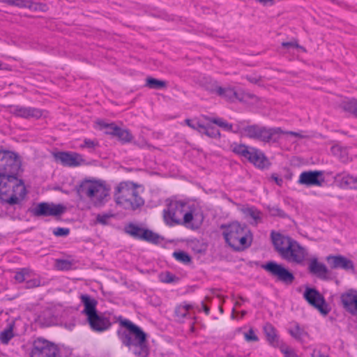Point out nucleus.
Listing matches in <instances>:
<instances>
[{"mask_svg": "<svg viewBox=\"0 0 357 357\" xmlns=\"http://www.w3.org/2000/svg\"><path fill=\"white\" fill-rule=\"evenodd\" d=\"M55 160L64 166L79 167L88 166L89 162L80 154L77 153L59 152L54 154Z\"/></svg>", "mask_w": 357, "mask_h": 357, "instance_id": "obj_16", "label": "nucleus"}, {"mask_svg": "<svg viewBox=\"0 0 357 357\" xmlns=\"http://www.w3.org/2000/svg\"><path fill=\"white\" fill-rule=\"evenodd\" d=\"M309 269L310 272L321 278H325L327 275L326 266L315 259L310 261Z\"/></svg>", "mask_w": 357, "mask_h": 357, "instance_id": "obj_32", "label": "nucleus"}, {"mask_svg": "<svg viewBox=\"0 0 357 357\" xmlns=\"http://www.w3.org/2000/svg\"><path fill=\"white\" fill-rule=\"evenodd\" d=\"M144 82V86L151 90H165L168 86L167 82L153 77H147Z\"/></svg>", "mask_w": 357, "mask_h": 357, "instance_id": "obj_28", "label": "nucleus"}, {"mask_svg": "<svg viewBox=\"0 0 357 357\" xmlns=\"http://www.w3.org/2000/svg\"><path fill=\"white\" fill-rule=\"evenodd\" d=\"M281 45L286 50H289L290 49H296L300 52L305 53L307 52L306 49L304 47L298 44V41L296 40H291L290 41L282 42Z\"/></svg>", "mask_w": 357, "mask_h": 357, "instance_id": "obj_35", "label": "nucleus"}, {"mask_svg": "<svg viewBox=\"0 0 357 357\" xmlns=\"http://www.w3.org/2000/svg\"><path fill=\"white\" fill-rule=\"evenodd\" d=\"M264 332L266 335H271L273 333H275L276 331L272 325L266 324L264 326Z\"/></svg>", "mask_w": 357, "mask_h": 357, "instance_id": "obj_52", "label": "nucleus"}, {"mask_svg": "<svg viewBox=\"0 0 357 357\" xmlns=\"http://www.w3.org/2000/svg\"><path fill=\"white\" fill-rule=\"evenodd\" d=\"M20 166V160L15 153L0 150V174L17 172Z\"/></svg>", "mask_w": 357, "mask_h": 357, "instance_id": "obj_15", "label": "nucleus"}, {"mask_svg": "<svg viewBox=\"0 0 357 357\" xmlns=\"http://www.w3.org/2000/svg\"><path fill=\"white\" fill-rule=\"evenodd\" d=\"M272 179L278 185H281L282 183V179L281 178H279L278 176L275 175L272 176Z\"/></svg>", "mask_w": 357, "mask_h": 357, "instance_id": "obj_59", "label": "nucleus"}, {"mask_svg": "<svg viewBox=\"0 0 357 357\" xmlns=\"http://www.w3.org/2000/svg\"><path fill=\"white\" fill-rule=\"evenodd\" d=\"M278 0H256V1L262 6L271 7L275 4Z\"/></svg>", "mask_w": 357, "mask_h": 357, "instance_id": "obj_49", "label": "nucleus"}, {"mask_svg": "<svg viewBox=\"0 0 357 357\" xmlns=\"http://www.w3.org/2000/svg\"><path fill=\"white\" fill-rule=\"evenodd\" d=\"M162 217L165 222L170 226L181 224L187 204L183 201L169 198L165 200Z\"/></svg>", "mask_w": 357, "mask_h": 357, "instance_id": "obj_9", "label": "nucleus"}, {"mask_svg": "<svg viewBox=\"0 0 357 357\" xmlns=\"http://www.w3.org/2000/svg\"><path fill=\"white\" fill-rule=\"evenodd\" d=\"M272 241L281 257L290 263L301 264L307 257V250L289 236L274 234Z\"/></svg>", "mask_w": 357, "mask_h": 357, "instance_id": "obj_3", "label": "nucleus"}, {"mask_svg": "<svg viewBox=\"0 0 357 357\" xmlns=\"http://www.w3.org/2000/svg\"><path fill=\"white\" fill-rule=\"evenodd\" d=\"M337 151L340 152V160L342 162H347L349 160V155L347 149L345 148L339 147Z\"/></svg>", "mask_w": 357, "mask_h": 357, "instance_id": "obj_45", "label": "nucleus"}, {"mask_svg": "<svg viewBox=\"0 0 357 357\" xmlns=\"http://www.w3.org/2000/svg\"><path fill=\"white\" fill-rule=\"evenodd\" d=\"M40 321L43 324H45L47 326L48 325H50L52 324V321H46L45 320V315L44 314L43 316H41L40 317Z\"/></svg>", "mask_w": 357, "mask_h": 357, "instance_id": "obj_61", "label": "nucleus"}, {"mask_svg": "<svg viewBox=\"0 0 357 357\" xmlns=\"http://www.w3.org/2000/svg\"><path fill=\"white\" fill-rule=\"evenodd\" d=\"M246 79L252 84L259 86H264V79L258 74H249L246 76Z\"/></svg>", "mask_w": 357, "mask_h": 357, "instance_id": "obj_38", "label": "nucleus"}, {"mask_svg": "<svg viewBox=\"0 0 357 357\" xmlns=\"http://www.w3.org/2000/svg\"><path fill=\"white\" fill-rule=\"evenodd\" d=\"M55 266L58 270H68L71 268L72 263L64 259H56Z\"/></svg>", "mask_w": 357, "mask_h": 357, "instance_id": "obj_41", "label": "nucleus"}, {"mask_svg": "<svg viewBox=\"0 0 357 357\" xmlns=\"http://www.w3.org/2000/svg\"><path fill=\"white\" fill-rule=\"evenodd\" d=\"M203 310H204L205 313L208 314L209 313V307L206 305L204 303H202Z\"/></svg>", "mask_w": 357, "mask_h": 357, "instance_id": "obj_63", "label": "nucleus"}, {"mask_svg": "<svg viewBox=\"0 0 357 357\" xmlns=\"http://www.w3.org/2000/svg\"><path fill=\"white\" fill-rule=\"evenodd\" d=\"M119 323L120 326L124 328L129 333L132 335H145L144 331L139 326L129 320L119 319Z\"/></svg>", "mask_w": 357, "mask_h": 357, "instance_id": "obj_31", "label": "nucleus"}, {"mask_svg": "<svg viewBox=\"0 0 357 357\" xmlns=\"http://www.w3.org/2000/svg\"><path fill=\"white\" fill-rule=\"evenodd\" d=\"M337 104L342 111L357 118V99H342Z\"/></svg>", "mask_w": 357, "mask_h": 357, "instance_id": "obj_26", "label": "nucleus"}, {"mask_svg": "<svg viewBox=\"0 0 357 357\" xmlns=\"http://www.w3.org/2000/svg\"><path fill=\"white\" fill-rule=\"evenodd\" d=\"M312 357H328V356L321 354L319 350H314L312 353Z\"/></svg>", "mask_w": 357, "mask_h": 357, "instance_id": "obj_57", "label": "nucleus"}, {"mask_svg": "<svg viewBox=\"0 0 357 357\" xmlns=\"http://www.w3.org/2000/svg\"><path fill=\"white\" fill-rule=\"evenodd\" d=\"M289 333L291 335H298L303 333V330L299 326L295 324L290 328Z\"/></svg>", "mask_w": 357, "mask_h": 357, "instance_id": "obj_53", "label": "nucleus"}, {"mask_svg": "<svg viewBox=\"0 0 357 357\" xmlns=\"http://www.w3.org/2000/svg\"><path fill=\"white\" fill-rule=\"evenodd\" d=\"M98 146L97 142L91 139H85L83 144L81 145V147L84 149H94Z\"/></svg>", "mask_w": 357, "mask_h": 357, "instance_id": "obj_48", "label": "nucleus"}, {"mask_svg": "<svg viewBox=\"0 0 357 357\" xmlns=\"http://www.w3.org/2000/svg\"><path fill=\"white\" fill-rule=\"evenodd\" d=\"M298 182L306 186H321L324 177L321 172L306 171L300 174Z\"/></svg>", "mask_w": 357, "mask_h": 357, "instance_id": "obj_21", "label": "nucleus"}, {"mask_svg": "<svg viewBox=\"0 0 357 357\" xmlns=\"http://www.w3.org/2000/svg\"><path fill=\"white\" fill-rule=\"evenodd\" d=\"M141 238H143L146 241H148L153 243H158L162 240L160 236H158V234L153 233L151 231L144 229H143Z\"/></svg>", "mask_w": 357, "mask_h": 357, "instance_id": "obj_36", "label": "nucleus"}, {"mask_svg": "<svg viewBox=\"0 0 357 357\" xmlns=\"http://www.w3.org/2000/svg\"><path fill=\"white\" fill-rule=\"evenodd\" d=\"M40 280L38 278H34L26 281V287L28 288L37 287L40 285Z\"/></svg>", "mask_w": 357, "mask_h": 357, "instance_id": "obj_47", "label": "nucleus"}, {"mask_svg": "<svg viewBox=\"0 0 357 357\" xmlns=\"http://www.w3.org/2000/svg\"><path fill=\"white\" fill-rule=\"evenodd\" d=\"M87 321L91 328L98 332L107 329L111 325L108 319L99 315L98 313L89 318Z\"/></svg>", "mask_w": 357, "mask_h": 357, "instance_id": "obj_24", "label": "nucleus"}, {"mask_svg": "<svg viewBox=\"0 0 357 357\" xmlns=\"http://www.w3.org/2000/svg\"><path fill=\"white\" fill-rule=\"evenodd\" d=\"M303 296L309 304L317 309L322 315L328 314L331 309L325 302L322 295L316 289L307 288Z\"/></svg>", "mask_w": 357, "mask_h": 357, "instance_id": "obj_17", "label": "nucleus"}, {"mask_svg": "<svg viewBox=\"0 0 357 357\" xmlns=\"http://www.w3.org/2000/svg\"><path fill=\"white\" fill-rule=\"evenodd\" d=\"M66 211V207L63 204H56L50 202H43L37 204L33 208V213L36 216H52L60 217Z\"/></svg>", "mask_w": 357, "mask_h": 357, "instance_id": "obj_14", "label": "nucleus"}, {"mask_svg": "<svg viewBox=\"0 0 357 357\" xmlns=\"http://www.w3.org/2000/svg\"><path fill=\"white\" fill-rule=\"evenodd\" d=\"M207 245L203 242H195L192 245V249L197 253H202L206 251Z\"/></svg>", "mask_w": 357, "mask_h": 357, "instance_id": "obj_43", "label": "nucleus"}, {"mask_svg": "<svg viewBox=\"0 0 357 357\" xmlns=\"http://www.w3.org/2000/svg\"><path fill=\"white\" fill-rule=\"evenodd\" d=\"M246 314V311L243 310L241 312H238L236 309L234 308L231 313L232 319H238L240 315V318L243 317Z\"/></svg>", "mask_w": 357, "mask_h": 357, "instance_id": "obj_54", "label": "nucleus"}, {"mask_svg": "<svg viewBox=\"0 0 357 357\" xmlns=\"http://www.w3.org/2000/svg\"><path fill=\"white\" fill-rule=\"evenodd\" d=\"M16 173L0 174V198L9 204L19 203L26 195L25 186Z\"/></svg>", "mask_w": 357, "mask_h": 357, "instance_id": "obj_5", "label": "nucleus"}, {"mask_svg": "<svg viewBox=\"0 0 357 357\" xmlns=\"http://www.w3.org/2000/svg\"><path fill=\"white\" fill-rule=\"evenodd\" d=\"M255 331L252 327H250L247 329V331H243L244 335H254L255 333Z\"/></svg>", "mask_w": 357, "mask_h": 357, "instance_id": "obj_60", "label": "nucleus"}, {"mask_svg": "<svg viewBox=\"0 0 357 357\" xmlns=\"http://www.w3.org/2000/svg\"><path fill=\"white\" fill-rule=\"evenodd\" d=\"M282 353L284 354L285 357H295V354L293 351L287 346L282 344L280 347Z\"/></svg>", "mask_w": 357, "mask_h": 357, "instance_id": "obj_46", "label": "nucleus"}, {"mask_svg": "<svg viewBox=\"0 0 357 357\" xmlns=\"http://www.w3.org/2000/svg\"><path fill=\"white\" fill-rule=\"evenodd\" d=\"M248 160L259 169H266L271 165V162L265 154L255 149H250V154Z\"/></svg>", "mask_w": 357, "mask_h": 357, "instance_id": "obj_23", "label": "nucleus"}, {"mask_svg": "<svg viewBox=\"0 0 357 357\" xmlns=\"http://www.w3.org/2000/svg\"><path fill=\"white\" fill-rule=\"evenodd\" d=\"M54 234L57 236H66L69 234L68 229L57 228L54 230Z\"/></svg>", "mask_w": 357, "mask_h": 357, "instance_id": "obj_51", "label": "nucleus"}, {"mask_svg": "<svg viewBox=\"0 0 357 357\" xmlns=\"http://www.w3.org/2000/svg\"><path fill=\"white\" fill-rule=\"evenodd\" d=\"M336 268H341L345 271L354 272V262L347 257L336 255Z\"/></svg>", "mask_w": 357, "mask_h": 357, "instance_id": "obj_29", "label": "nucleus"}, {"mask_svg": "<svg viewBox=\"0 0 357 357\" xmlns=\"http://www.w3.org/2000/svg\"><path fill=\"white\" fill-rule=\"evenodd\" d=\"M232 151L234 153L244 156L247 159L250 154V149H248V147L243 144H234L232 146Z\"/></svg>", "mask_w": 357, "mask_h": 357, "instance_id": "obj_37", "label": "nucleus"}, {"mask_svg": "<svg viewBox=\"0 0 357 357\" xmlns=\"http://www.w3.org/2000/svg\"><path fill=\"white\" fill-rule=\"evenodd\" d=\"M192 309V306L190 304L182 303L177 305L174 310V314L176 319L181 321L184 318L190 317V310Z\"/></svg>", "mask_w": 357, "mask_h": 357, "instance_id": "obj_30", "label": "nucleus"}, {"mask_svg": "<svg viewBox=\"0 0 357 357\" xmlns=\"http://www.w3.org/2000/svg\"><path fill=\"white\" fill-rule=\"evenodd\" d=\"M246 342H255L258 340V336H245Z\"/></svg>", "mask_w": 357, "mask_h": 357, "instance_id": "obj_58", "label": "nucleus"}, {"mask_svg": "<svg viewBox=\"0 0 357 357\" xmlns=\"http://www.w3.org/2000/svg\"><path fill=\"white\" fill-rule=\"evenodd\" d=\"M128 232L131 235L137 237L142 238L143 229L135 226H130L128 228Z\"/></svg>", "mask_w": 357, "mask_h": 357, "instance_id": "obj_44", "label": "nucleus"}, {"mask_svg": "<svg viewBox=\"0 0 357 357\" xmlns=\"http://www.w3.org/2000/svg\"><path fill=\"white\" fill-rule=\"evenodd\" d=\"M185 123L190 128L197 130L213 139H219L221 137L219 128L225 130H231L232 126L227 121L218 118H203L187 119Z\"/></svg>", "mask_w": 357, "mask_h": 357, "instance_id": "obj_6", "label": "nucleus"}, {"mask_svg": "<svg viewBox=\"0 0 357 357\" xmlns=\"http://www.w3.org/2000/svg\"><path fill=\"white\" fill-rule=\"evenodd\" d=\"M283 132L281 128H265L252 126L248 130V135L250 137L259 139L264 142L271 141L275 142Z\"/></svg>", "mask_w": 357, "mask_h": 357, "instance_id": "obj_12", "label": "nucleus"}, {"mask_svg": "<svg viewBox=\"0 0 357 357\" xmlns=\"http://www.w3.org/2000/svg\"><path fill=\"white\" fill-rule=\"evenodd\" d=\"M204 219L203 212L198 206L187 204L180 225L192 229H197L202 226Z\"/></svg>", "mask_w": 357, "mask_h": 357, "instance_id": "obj_11", "label": "nucleus"}, {"mask_svg": "<svg viewBox=\"0 0 357 357\" xmlns=\"http://www.w3.org/2000/svg\"><path fill=\"white\" fill-rule=\"evenodd\" d=\"M160 281L163 283H173L178 281V278L169 272H164L159 275Z\"/></svg>", "mask_w": 357, "mask_h": 357, "instance_id": "obj_39", "label": "nucleus"}, {"mask_svg": "<svg viewBox=\"0 0 357 357\" xmlns=\"http://www.w3.org/2000/svg\"><path fill=\"white\" fill-rule=\"evenodd\" d=\"M222 236L227 245L236 252H242L250 248L253 241L252 233L245 224L238 221L222 225Z\"/></svg>", "mask_w": 357, "mask_h": 357, "instance_id": "obj_1", "label": "nucleus"}, {"mask_svg": "<svg viewBox=\"0 0 357 357\" xmlns=\"http://www.w3.org/2000/svg\"><path fill=\"white\" fill-rule=\"evenodd\" d=\"M116 204L124 209L135 211L144 204L140 186L131 181H123L114 188Z\"/></svg>", "mask_w": 357, "mask_h": 357, "instance_id": "obj_4", "label": "nucleus"}, {"mask_svg": "<svg viewBox=\"0 0 357 357\" xmlns=\"http://www.w3.org/2000/svg\"><path fill=\"white\" fill-rule=\"evenodd\" d=\"M241 305V301H236L234 304V307L236 309L237 307H240Z\"/></svg>", "mask_w": 357, "mask_h": 357, "instance_id": "obj_64", "label": "nucleus"}, {"mask_svg": "<svg viewBox=\"0 0 357 357\" xmlns=\"http://www.w3.org/2000/svg\"><path fill=\"white\" fill-rule=\"evenodd\" d=\"M59 347L43 337H38L33 342L30 357H59Z\"/></svg>", "mask_w": 357, "mask_h": 357, "instance_id": "obj_10", "label": "nucleus"}, {"mask_svg": "<svg viewBox=\"0 0 357 357\" xmlns=\"http://www.w3.org/2000/svg\"><path fill=\"white\" fill-rule=\"evenodd\" d=\"M264 268L273 275L284 282L291 283L294 280L293 274L280 264L270 262L268 263Z\"/></svg>", "mask_w": 357, "mask_h": 357, "instance_id": "obj_20", "label": "nucleus"}, {"mask_svg": "<svg viewBox=\"0 0 357 357\" xmlns=\"http://www.w3.org/2000/svg\"><path fill=\"white\" fill-rule=\"evenodd\" d=\"M0 2L20 8H26L38 14L44 13L48 10L46 4L31 0H0Z\"/></svg>", "mask_w": 357, "mask_h": 357, "instance_id": "obj_18", "label": "nucleus"}, {"mask_svg": "<svg viewBox=\"0 0 357 357\" xmlns=\"http://www.w3.org/2000/svg\"><path fill=\"white\" fill-rule=\"evenodd\" d=\"M281 135H287V136H291L298 139H303L304 138V135L301 132H296L293 131H284L283 130V132L281 133Z\"/></svg>", "mask_w": 357, "mask_h": 357, "instance_id": "obj_50", "label": "nucleus"}, {"mask_svg": "<svg viewBox=\"0 0 357 357\" xmlns=\"http://www.w3.org/2000/svg\"><path fill=\"white\" fill-rule=\"evenodd\" d=\"M13 336H0V341L1 343L6 344L9 342Z\"/></svg>", "mask_w": 357, "mask_h": 357, "instance_id": "obj_56", "label": "nucleus"}, {"mask_svg": "<svg viewBox=\"0 0 357 357\" xmlns=\"http://www.w3.org/2000/svg\"><path fill=\"white\" fill-rule=\"evenodd\" d=\"M174 257L178 261L188 264L191 261L190 257L185 252H175L173 253Z\"/></svg>", "mask_w": 357, "mask_h": 357, "instance_id": "obj_40", "label": "nucleus"}, {"mask_svg": "<svg viewBox=\"0 0 357 357\" xmlns=\"http://www.w3.org/2000/svg\"><path fill=\"white\" fill-rule=\"evenodd\" d=\"M200 85L208 92L229 102L249 104L251 102L257 103L261 100L260 98L253 93L238 89L231 85L222 86L216 81L204 82V80H202L200 81Z\"/></svg>", "mask_w": 357, "mask_h": 357, "instance_id": "obj_2", "label": "nucleus"}, {"mask_svg": "<svg viewBox=\"0 0 357 357\" xmlns=\"http://www.w3.org/2000/svg\"><path fill=\"white\" fill-rule=\"evenodd\" d=\"M344 309L350 314L357 317V291L353 289L348 290L340 296Z\"/></svg>", "mask_w": 357, "mask_h": 357, "instance_id": "obj_19", "label": "nucleus"}, {"mask_svg": "<svg viewBox=\"0 0 357 357\" xmlns=\"http://www.w3.org/2000/svg\"><path fill=\"white\" fill-rule=\"evenodd\" d=\"M244 218L251 223H257L261 220V214L259 211L252 209H245L243 211Z\"/></svg>", "mask_w": 357, "mask_h": 357, "instance_id": "obj_33", "label": "nucleus"}, {"mask_svg": "<svg viewBox=\"0 0 357 357\" xmlns=\"http://www.w3.org/2000/svg\"><path fill=\"white\" fill-rule=\"evenodd\" d=\"M123 342L137 356L146 357L149 354L146 336H123Z\"/></svg>", "mask_w": 357, "mask_h": 357, "instance_id": "obj_13", "label": "nucleus"}, {"mask_svg": "<svg viewBox=\"0 0 357 357\" xmlns=\"http://www.w3.org/2000/svg\"><path fill=\"white\" fill-rule=\"evenodd\" d=\"M268 342L274 347L278 345V336H267Z\"/></svg>", "mask_w": 357, "mask_h": 357, "instance_id": "obj_55", "label": "nucleus"}, {"mask_svg": "<svg viewBox=\"0 0 357 357\" xmlns=\"http://www.w3.org/2000/svg\"><path fill=\"white\" fill-rule=\"evenodd\" d=\"M94 128L103 131L105 135L115 138L120 143L131 144L135 140V136L131 130L124 126L122 123L108 122L102 119H97L94 122Z\"/></svg>", "mask_w": 357, "mask_h": 357, "instance_id": "obj_8", "label": "nucleus"}, {"mask_svg": "<svg viewBox=\"0 0 357 357\" xmlns=\"http://www.w3.org/2000/svg\"><path fill=\"white\" fill-rule=\"evenodd\" d=\"M13 113L17 117L26 119H39L45 116V112L43 110L31 107H16Z\"/></svg>", "mask_w": 357, "mask_h": 357, "instance_id": "obj_22", "label": "nucleus"}, {"mask_svg": "<svg viewBox=\"0 0 357 357\" xmlns=\"http://www.w3.org/2000/svg\"><path fill=\"white\" fill-rule=\"evenodd\" d=\"M336 184L342 188L357 189V176L336 175Z\"/></svg>", "mask_w": 357, "mask_h": 357, "instance_id": "obj_25", "label": "nucleus"}, {"mask_svg": "<svg viewBox=\"0 0 357 357\" xmlns=\"http://www.w3.org/2000/svg\"><path fill=\"white\" fill-rule=\"evenodd\" d=\"M81 300L84 306V313L86 315L88 320L89 318L97 314L96 310L97 302L96 300L91 298L86 295H82L81 296Z\"/></svg>", "mask_w": 357, "mask_h": 357, "instance_id": "obj_27", "label": "nucleus"}, {"mask_svg": "<svg viewBox=\"0 0 357 357\" xmlns=\"http://www.w3.org/2000/svg\"><path fill=\"white\" fill-rule=\"evenodd\" d=\"M113 217V214L112 213H102L98 214L96 216V223H100L102 225H107L109 222V219Z\"/></svg>", "mask_w": 357, "mask_h": 357, "instance_id": "obj_42", "label": "nucleus"}, {"mask_svg": "<svg viewBox=\"0 0 357 357\" xmlns=\"http://www.w3.org/2000/svg\"><path fill=\"white\" fill-rule=\"evenodd\" d=\"M77 190L80 196H86L95 206L102 205L109 195V189L106 183L96 179L82 181Z\"/></svg>", "mask_w": 357, "mask_h": 357, "instance_id": "obj_7", "label": "nucleus"}, {"mask_svg": "<svg viewBox=\"0 0 357 357\" xmlns=\"http://www.w3.org/2000/svg\"><path fill=\"white\" fill-rule=\"evenodd\" d=\"M33 272L29 268H22L15 273L14 279L16 282L22 283L24 282L28 278L31 277Z\"/></svg>", "mask_w": 357, "mask_h": 357, "instance_id": "obj_34", "label": "nucleus"}, {"mask_svg": "<svg viewBox=\"0 0 357 357\" xmlns=\"http://www.w3.org/2000/svg\"><path fill=\"white\" fill-rule=\"evenodd\" d=\"M12 330H13V326L10 325L8 328V329L6 331H3L1 333V335H9V333H10L12 332Z\"/></svg>", "mask_w": 357, "mask_h": 357, "instance_id": "obj_62", "label": "nucleus"}]
</instances>
